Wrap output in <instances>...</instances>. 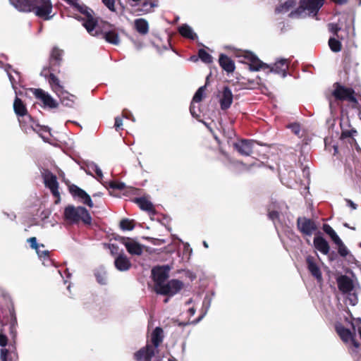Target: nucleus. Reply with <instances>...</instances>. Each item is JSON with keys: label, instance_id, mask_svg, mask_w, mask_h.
<instances>
[{"label": "nucleus", "instance_id": "obj_1", "mask_svg": "<svg viewBox=\"0 0 361 361\" xmlns=\"http://www.w3.org/2000/svg\"><path fill=\"white\" fill-rule=\"evenodd\" d=\"M18 11L24 12L34 11L36 16L49 20L52 18V4L50 0H9Z\"/></svg>", "mask_w": 361, "mask_h": 361}, {"label": "nucleus", "instance_id": "obj_2", "mask_svg": "<svg viewBox=\"0 0 361 361\" xmlns=\"http://www.w3.org/2000/svg\"><path fill=\"white\" fill-rule=\"evenodd\" d=\"M83 26L88 33L92 36L101 37L107 42L118 45L120 39L115 30H109V24L106 23H99L92 16L87 15L83 22Z\"/></svg>", "mask_w": 361, "mask_h": 361}, {"label": "nucleus", "instance_id": "obj_3", "mask_svg": "<svg viewBox=\"0 0 361 361\" xmlns=\"http://www.w3.org/2000/svg\"><path fill=\"white\" fill-rule=\"evenodd\" d=\"M235 135L233 129L227 132V144L229 147L242 156L251 155L256 142L252 140L235 138Z\"/></svg>", "mask_w": 361, "mask_h": 361}, {"label": "nucleus", "instance_id": "obj_4", "mask_svg": "<svg viewBox=\"0 0 361 361\" xmlns=\"http://www.w3.org/2000/svg\"><path fill=\"white\" fill-rule=\"evenodd\" d=\"M64 217L71 224H76L80 221L87 225L92 223L89 212L83 207L68 205L64 209Z\"/></svg>", "mask_w": 361, "mask_h": 361}, {"label": "nucleus", "instance_id": "obj_5", "mask_svg": "<svg viewBox=\"0 0 361 361\" xmlns=\"http://www.w3.org/2000/svg\"><path fill=\"white\" fill-rule=\"evenodd\" d=\"M324 0H300L299 7L293 12H291L290 16L293 14L300 15L305 11L309 12V15L313 17L316 16L319 9L324 5Z\"/></svg>", "mask_w": 361, "mask_h": 361}, {"label": "nucleus", "instance_id": "obj_6", "mask_svg": "<svg viewBox=\"0 0 361 361\" xmlns=\"http://www.w3.org/2000/svg\"><path fill=\"white\" fill-rule=\"evenodd\" d=\"M183 287V283L178 279H171L154 290L157 294L169 298L176 295Z\"/></svg>", "mask_w": 361, "mask_h": 361}, {"label": "nucleus", "instance_id": "obj_7", "mask_svg": "<svg viewBox=\"0 0 361 361\" xmlns=\"http://www.w3.org/2000/svg\"><path fill=\"white\" fill-rule=\"evenodd\" d=\"M335 89L332 95L338 100H348L352 103L357 104V99L355 97V91L353 88L345 87L338 82L334 84Z\"/></svg>", "mask_w": 361, "mask_h": 361}, {"label": "nucleus", "instance_id": "obj_8", "mask_svg": "<svg viewBox=\"0 0 361 361\" xmlns=\"http://www.w3.org/2000/svg\"><path fill=\"white\" fill-rule=\"evenodd\" d=\"M351 325L353 326V330L355 331V328L353 322H351ZM335 329L341 339L345 343H347L349 341L351 342L352 345L355 348H358L360 346L359 342L355 339V331L353 333L348 329L345 328L342 324H338L335 326Z\"/></svg>", "mask_w": 361, "mask_h": 361}, {"label": "nucleus", "instance_id": "obj_9", "mask_svg": "<svg viewBox=\"0 0 361 361\" xmlns=\"http://www.w3.org/2000/svg\"><path fill=\"white\" fill-rule=\"evenodd\" d=\"M169 266H159L152 269V275L154 282V290L166 281L169 277Z\"/></svg>", "mask_w": 361, "mask_h": 361}, {"label": "nucleus", "instance_id": "obj_10", "mask_svg": "<svg viewBox=\"0 0 361 361\" xmlns=\"http://www.w3.org/2000/svg\"><path fill=\"white\" fill-rule=\"evenodd\" d=\"M13 110L18 117H22V119H18L20 125L25 131L27 132V126L29 124V121L26 116H30L27 114L26 106L18 97H16L13 102Z\"/></svg>", "mask_w": 361, "mask_h": 361}, {"label": "nucleus", "instance_id": "obj_11", "mask_svg": "<svg viewBox=\"0 0 361 361\" xmlns=\"http://www.w3.org/2000/svg\"><path fill=\"white\" fill-rule=\"evenodd\" d=\"M297 228L304 235L311 236L317 229L315 222L306 217H298L297 219Z\"/></svg>", "mask_w": 361, "mask_h": 361}, {"label": "nucleus", "instance_id": "obj_12", "mask_svg": "<svg viewBox=\"0 0 361 361\" xmlns=\"http://www.w3.org/2000/svg\"><path fill=\"white\" fill-rule=\"evenodd\" d=\"M206 85L200 87L195 92L191 102L190 111L191 115L196 118H200V102L205 97Z\"/></svg>", "mask_w": 361, "mask_h": 361}, {"label": "nucleus", "instance_id": "obj_13", "mask_svg": "<svg viewBox=\"0 0 361 361\" xmlns=\"http://www.w3.org/2000/svg\"><path fill=\"white\" fill-rule=\"evenodd\" d=\"M42 177L46 187L51 190L54 197H59V183L56 176L49 171L44 170L42 172Z\"/></svg>", "mask_w": 361, "mask_h": 361}, {"label": "nucleus", "instance_id": "obj_14", "mask_svg": "<svg viewBox=\"0 0 361 361\" xmlns=\"http://www.w3.org/2000/svg\"><path fill=\"white\" fill-rule=\"evenodd\" d=\"M26 118L29 121V124L27 126V130L31 129L35 131L44 141L47 142L51 135V129L47 126L39 125L31 116H26Z\"/></svg>", "mask_w": 361, "mask_h": 361}, {"label": "nucleus", "instance_id": "obj_15", "mask_svg": "<svg viewBox=\"0 0 361 361\" xmlns=\"http://www.w3.org/2000/svg\"><path fill=\"white\" fill-rule=\"evenodd\" d=\"M34 94L40 100L44 108L54 109L58 106V102L47 92L42 89H35Z\"/></svg>", "mask_w": 361, "mask_h": 361}, {"label": "nucleus", "instance_id": "obj_16", "mask_svg": "<svg viewBox=\"0 0 361 361\" xmlns=\"http://www.w3.org/2000/svg\"><path fill=\"white\" fill-rule=\"evenodd\" d=\"M243 58L246 60L245 63L249 65L250 71H258L259 69H266L269 68V65L263 63L257 56L252 52H246L243 55Z\"/></svg>", "mask_w": 361, "mask_h": 361}, {"label": "nucleus", "instance_id": "obj_17", "mask_svg": "<svg viewBox=\"0 0 361 361\" xmlns=\"http://www.w3.org/2000/svg\"><path fill=\"white\" fill-rule=\"evenodd\" d=\"M121 243L126 247L129 254L140 256L143 252V246L135 240L129 238H123Z\"/></svg>", "mask_w": 361, "mask_h": 361}, {"label": "nucleus", "instance_id": "obj_18", "mask_svg": "<svg viewBox=\"0 0 361 361\" xmlns=\"http://www.w3.org/2000/svg\"><path fill=\"white\" fill-rule=\"evenodd\" d=\"M157 353L155 348H152V345L147 344L145 347L137 351L134 354V357L137 361H151Z\"/></svg>", "mask_w": 361, "mask_h": 361}, {"label": "nucleus", "instance_id": "obj_19", "mask_svg": "<svg viewBox=\"0 0 361 361\" xmlns=\"http://www.w3.org/2000/svg\"><path fill=\"white\" fill-rule=\"evenodd\" d=\"M339 290L343 293H350L354 289L353 280L346 275H341L336 279Z\"/></svg>", "mask_w": 361, "mask_h": 361}, {"label": "nucleus", "instance_id": "obj_20", "mask_svg": "<svg viewBox=\"0 0 361 361\" xmlns=\"http://www.w3.org/2000/svg\"><path fill=\"white\" fill-rule=\"evenodd\" d=\"M289 64L286 59H280L277 61L272 66H269V72L274 73L281 75L283 78L287 75V71L288 70Z\"/></svg>", "mask_w": 361, "mask_h": 361}, {"label": "nucleus", "instance_id": "obj_21", "mask_svg": "<svg viewBox=\"0 0 361 361\" xmlns=\"http://www.w3.org/2000/svg\"><path fill=\"white\" fill-rule=\"evenodd\" d=\"M116 268L120 271H126L131 267V262L123 254H119L114 260Z\"/></svg>", "mask_w": 361, "mask_h": 361}, {"label": "nucleus", "instance_id": "obj_22", "mask_svg": "<svg viewBox=\"0 0 361 361\" xmlns=\"http://www.w3.org/2000/svg\"><path fill=\"white\" fill-rule=\"evenodd\" d=\"M61 103L68 107H74L76 104V97L64 90L57 95Z\"/></svg>", "mask_w": 361, "mask_h": 361}, {"label": "nucleus", "instance_id": "obj_23", "mask_svg": "<svg viewBox=\"0 0 361 361\" xmlns=\"http://www.w3.org/2000/svg\"><path fill=\"white\" fill-rule=\"evenodd\" d=\"M315 248L324 255L329 252L330 247L328 242L322 236H316L314 238Z\"/></svg>", "mask_w": 361, "mask_h": 361}, {"label": "nucleus", "instance_id": "obj_24", "mask_svg": "<svg viewBox=\"0 0 361 361\" xmlns=\"http://www.w3.org/2000/svg\"><path fill=\"white\" fill-rule=\"evenodd\" d=\"M48 82H49V84L51 90L57 95L65 90L60 80L53 73L49 74V77L48 78Z\"/></svg>", "mask_w": 361, "mask_h": 361}, {"label": "nucleus", "instance_id": "obj_25", "mask_svg": "<svg viewBox=\"0 0 361 361\" xmlns=\"http://www.w3.org/2000/svg\"><path fill=\"white\" fill-rule=\"evenodd\" d=\"M6 71L11 83L12 87L14 90L16 94L17 95L18 92L16 90V85L20 82V73L15 70H11V67L10 66H8L6 68Z\"/></svg>", "mask_w": 361, "mask_h": 361}, {"label": "nucleus", "instance_id": "obj_26", "mask_svg": "<svg viewBox=\"0 0 361 361\" xmlns=\"http://www.w3.org/2000/svg\"><path fill=\"white\" fill-rule=\"evenodd\" d=\"M163 330L160 327H156L151 334V341L152 343V348H155L157 352V348L163 341Z\"/></svg>", "mask_w": 361, "mask_h": 361}, {"label": "nucleus", "instance_id": "obj_27", "mask_svg": "<svg viewBox=\"0 0 361 361\" xmlns=\"http://www.w3.org/2000/svg\"><path fill=\"white\" fill-rule=\"evenodd\" d=\"M306 261L307 264V269L311 274L318 280L322 279V272L317 264L314 262L313 258L308 257H307Z\"/></svg>", "mask_w": 361, "mask_h": 361}, {"label": "nucleus", "instance_id": "obj_28", "mask_svg": "<svg viewBox=\"0 0 361 361\" xmlns=\"http://www.w3.org/2000/svg\"><path fill=\"white\" fill-rule=\"evenodd\" d=\"M349 121H346L345 122L341 121L340 123V126L341 128V139L344 140L348 137H351L357 133V130L355 128L348 129L346 127H348Z\"/></svg>", "mask_w": 361, "mask_h": 361}, {"label": "nucleus", "instance_id": "obj_29", "mask_svg": "<svg viewBox=\"0 0 361 361\" xmlns=\"http://www.w3.org/2000/svg\"><path fill=\"white\" fill-rule=\"evenodd\" d=\"M27 242L30 243V247L32 249H35L36 250V252H37V254L38 255V256L39 257L45 258V257H48V254H49V251L48 250H44L42 254H41L40 248H44V245L38 244L37 243V238L35 237L30 238L27 240Z\"/></svg>", "mask_w": 361, "mask_h": 361}, {"label": "nucleus", "instance_id": "obj_30", "mask_svg": "<svg viewBox=\"0 0 361 361\" xmlns=\"http://www.w3.org/2000/svg\"><path fill=\"white\" fill-rule=\"evenodd\" d=\"M135 30L141 35H146L149 32L148 22L144 18H138L134 22Z\"/></svg>", "mask_w": 361, "mask_h": 361}, {"label": "nucleus", "instance_id": "obj_31", "mask_svg": "<svg viewBox=\"0 0 361 361\" xmlns=\"http://www.w3.org/2000/svg\"><path fill=\"white\" fill-rule=\"evenodd\" d=\"M179 33L184 37L195 39L197 37L192 28L187 24H183L178 27Z\"/></svg>", "mask_w": 361, "mask_h": 361}, {"label": "nucleus", "instance_id": "obj_32", "mask_svg": "<svg viewBox=\"0 0 361 361\" xmlns=\"http://www.w3.org/2000/svg\"><path fill=\"white\" fill-rule=\"evenodd\" d=\"M135 202L137 204L139 207L144 211H147L149 213H154V209L152 203L147 200L145 197H140L135 200Z\"/></svg>", "mask_w": 361, "mask_h": 361}, {"label": "nucleus", "instance_id": "obj_33", "mask_svg": "<svg viewBox=\"0 0 361 361\" xmlns=\"http://www.w3.org/2000/svg\"><path fill=\"white\" fill-rule=\"evenodd\" d=\"M86 173L90 175H92L93 173H95L98 176L99 180H102L103 178V173L99 166L93 161H88L86 164Z\"/></svg>", "mask_w": 361, "mask_h": 361}, {"label": "nucleus", "instance_id": "obj_34", "mask_svg": "<svg viewBox=\"0 0 361 361\" xmlns=\"http://www.w3.org/2000/svg\"><path fill=\"white\" fill-rule=\"evenodd\" d=\"M158 6L157 0H145L139 11L142 14H146L153 11Z\"/></svg>", "mask_w": 361, "mask_h": 361}, {"label": "nucleus", "instance_id": "obj_35", "mask_svg": "<svg viewBox=\"0 0 361 361\" xmlns=\"http://www.w3.org/2000/svg\"><path fill=\"white\" fill-rule=\"evenodd\" d=\"M1 361H16L17 355L15 351L1 348L0 352Z\"/></svg>", "mask_w": 361, "mask_h": 361}, {"label": "nucleus", "instance_id": "obj_36", "mask_svg": "<svg viewBox=\"0 0 361 361\" xmlns=\"http://www.w3.org/2000/svg\"><path fill=\"white\" fill-rule=\"evenodd\" d=\"M343 68L346 74H349L352 69L351 64H354L353 71H356V67L357 66L358 63L353 61V59L352 56L350 54H347L345 56L343 59Z\"/></svg>", "mask_w": 361, "mask_h": 361}, {"label": "nucleus", "instance_id": "obj_37", "mask_svg": "<svg viewBox=\"0 0 361 361\" xmlns=\"http://www.w3.org/2000/svg\"><path fill=\"white\" fill-rule=\"evenodd\" d=\"M63 54V51L58 49L54 48L51 53L50 63L51 65H59V63L61 60V56Z\"/></svg>", "mask_w": 361, "mask_h": 361}, {"label": "nucleus", "instance_id": "obj_38", "mask_svg": "<svg viewBox=\"0 0 361 361\" xmlns=\"http://www.w3.org/2000/svg\"><path fill=\"white\" fill-rule=\"evenodd\" d=\"M322 229L324 233H326L331 238V240L334 243L338 242V240L341 239L330 225L327 224H323Z\"/></svg>", "mask_w": 361, "mask_h": 361}, {"label": "nucleus", "instance_id": "obj_39", "mask_svg": "<svg viewBox=\"0 0 361 361\" xmlns=\"http://www.w3.org/2000/svg\"><path fill=\"white\" fill-rule=\"evenodd\" d=\"M295 2L293 0H288L285 3L281 4L276 8V13H283L288 11L291 8L294 7Z\"/></svg>", "mask_w": 361, "mask_h": 361}, {"label": "nucleus", "instance_id": "obj_40", "mask_svg": "<svg viewBox=\"0 0 361 361\" xmlns=\"http://www.w3.org/2000/svg\"><path fill=\"white\" fill-rule=\"evenodd\" d=\"M95 276L97 279V281L99 283L102 285H105L107 283V276L106 272L104 270V269L101 268L96 271L95 272Z\"/></svg>", "mask_w": 361, "mask_h": 361}, {"label": "nucleus", "instance_id": "obj_41", "mask_svg": "<svg viewBox=\"0 0 361 361\" xmlns=\"http://www.w3.org/2000/svg\"><path fill=\"white\" fill-rule=\"evenodd\" d=\"M329 46L331 50L334 52H338L342 49V44L341 42L334 37H331L329 39Z\"/></svg>", "mask_w": 361, "mask_h": 361}, {"label": "nucleus", "instance_id": "obj_42", "mask_svg": "<svg viewBox=\"0 0 361 361\" xmlns=\"http://www.w3.org/2000/svg\"><path fill=\"white\" fill-rule=\"evenodd\" d=\"M198 57L202 62L205 63H210L212 62V56L204 49H200L199 50Z\"/></svg>", "mask_w": 361, "mask_h": 361}, {"label": "nucleus", "instance_id": "obj_43", "mask_svg": "<svg viewBox=\"0 0 361 361\" xmlns=\"http://www.w3.org/2000/svg\"><path fill=\"white\" fill-rule=\"evenodd\" d=\"M275 207H276L274 205H269L267 208L268 217L270 220H271L274 222L276 220H279L280 216L279 211L274 209H275Z\"/></svg>", "mask_w": 361, "mask_h": 361}, {"label": "nucleus", "instance_id": "obj_44", "mask_svg": "<svg viewBox=\"0 0 361 361\" xmlns=\"http://www.w3.org/2000/svg\"><path fill=\"white\" fill-rule=\"evenodd\" d=\"M335 244L338 246V252L341 257H345L348 255L349 251L341 239L338 242L335 243Z\"/></svg>", "mask_w": 361, "mask_h": 361}, {"label": "nucleus", "instance_id": "obj_45", "mask_svg": "<svg viewBox=\"0 0 361 361\" xmlns=\"http://www.w3.org/2000/svg\"><path fill=\"white\" fill-rule=\"evenodd\" d=\"M134 223L129 219H123L120 222V227L123 231H132L134 228Z\"/></svg>", "mask_w": 361, "mask_h": 361}, {"label": "nucleus", "instance_id": "obj_46", "mask_svg": "<svg viewBox=\"0 0 361 361\" xmlns=\"http://www.w3.org/2000/svg\"><path fill=\"white\" fill-rule=\"evenodd\" d=\"M71 192L73 196L78 197L80 199H81L83 196H85V193H87L85 190H82L76 185H73L71 188Z\"/></svg>", "mask_w": 361, "mask_h": 361}, {"label": "nucleus", "instance_id": "obj_47", "mask_svg": "<svg viewBox=\"0 0 361 361\" xmlns=\"http://www.w3.org/2000/svg\"><path fill=\"white\" fill-rule=\"evenodd\" d=\"M217 97H219L221 109L224 110L226 109V86L221 87V90Z\"/></svg>", "mask_w": 361, "mask_h": 361}, {"label": "nucleus", "instance_id": "obj_48", "mask_svg": "<svg viewBox=\"0 0 361 361\" xmlns=\"http://www.w3.org/2000/svg\"><path fill=\"white\" fill-rule=\"evenodd\" d=\"M102 2L111 11H116L115 0H102Z\"/></svg>", "mask_w": 361, "mask_h": 361}, {"label": "nucleus", "instance_id": "obj_49", "mask_svg": "<svg viewBox=\"0 0 361 361\" xmlns=\"http://www.w3.org/2000/svg\"><path fill=\"white\" fill-rule=\"evenodd\" d=\"M80 200L82 201V202L86 205H87L88 207H93L94 204H93V202L91 200V197L90 196L87 194V193H85V196H83Z\"/></svg>", "mask_w": 361, "mask_h": 361}, {"label": "nucleus", "instance_id": "obj_50", "mask_svg": "<svg viewBox=\"0 0 361 361\" xmlns=\"http://www.w3.org/2000/svg\"><path fill=\"white\" fill-rule=\"evenodd\" d=\"M288 128L291 130V131L296 135H298L300 133V126L297 123H291L288 126Z\"/></svg>", "mask_w": 361, "mask_h": 361}, {"label": "nucleus", "instance_id": "obj_51", "mask_svg": "<svg viewBox=\"0 0 361 361\" xmlns=\"http://www.w3.org/2000/svg\"><path fill=\"white\" fill-rule=\"evenodd\" d=\"M109 188H112V189H118V190H123L125 188V183H116L114 182H109Z\"/></svg>", "mask_w": 361, "mask_h": 361}, {"label": "nucleus", "instance_id": "obj_52", "mask_svg": "<svg viewBox=\"0 0 361 361\" xmlns=\"http://www.w3.org/2000/svg\"><path fill=\"white\" fill-rule=\"evenodd\" d=\"M234 70H235L234 62L231 59L227 57V73L228 74L230 73H232V72H233Z\"/></svg>", "mask_w": 361, "mask_h": 361}, {"label": "nucleus", "instance_id": "obj_53", "mask_svg": "<svg viewBox=\"0 0 361 361\" xmlns=\"http://www.w3.org/2000/svg\"><path fill=\"white\" fill-rule=\"evenodd\" d=\"M348 294V300L350 301V304L353 306L355 305L358 302V298L357 295L355 293L351 294L350 293Z\"/></svg>", "mask_w": 361, "mask_h": 361}, {"label": "nucleus", "instance_id": "obj_54", "mask_svg": "<svg viewBox=\"0 0 361 361\" xmlns=\"http://www.w3.org/2000/svg\"><path fill=\"white\" fill-rule=\"evenodd\" d=\"M233 102V94L231 91L227 87V109L229 108Z\"/></svg>", "mask_w": 361, "mask_h": 361}, {"label": "nucleus", "instance_id": "obj_55", "mask_svg": "<svg viewBox=\"0 0 361 361\" xmlns=\"http://www.w3.org/2000/svg\"><path fill=\"white\" fill-rule=\"evenodd\" d=\"M219 64L223 70H226V54H221L220 55Z\"/></svg>", "mask_w": 361, "mask_h": 361}, {"label": "nucleus", "instance_id": "obj_56", "mask_svg": "<svg viewBox=\"0 0 361 361\" xmlns=\"http://www.w3.org/2000/svg\"><path fill=\"white\" fill-rule=\"evenodd\" d=\"M330 31L332 32L334 35H337L338 31L341 30V28L338 27L337 24H330Z\"/></svg>", "mask_w": 361, "mask_h": 361}, {"label": "nucleus", "instance_id": "obj_57", "mask_svg": "<svg viewBox=\"0 0 361 361\" xmlns=\"http://www.w3.org/2000/svg\"><path fill=\"white\" fill-rule=\"evenodd\" d=\"M122 126H123V121H122V119L121 118H119V117H116L115 118V124H114L116 130H118Z\"/></svg>", "mask_w": 361, "mask_h": 361}, {"label": "nucleus", "instance_id": "obj_58", "mask_svg": "<svg viewBox=\"0 0 361 361\" xmlns=\"http://www.w3.org/2000/svg\"><path fill=\"white\" fill-rule=\"evenodd\" d=\"M7 344V338L6 336L0 334V345L4 348Z\"/></svg>", "mask_w": 361, "mask_h": 361}, {"label": "nucleus", "instance_id": "obj_59", "mask_svg": "<svg viewBox=\"0 0 361 361\" xmlns=\"http://www.w3.org/2000/svg\"><path fill=\"white\" fill-rule=\"evenodd\" d=\"M214 137L217 144L219 145V151H220V152L221 153L222 155H224V151L223 147L221 146V141H220V140L219 139V137H217V135L216 134H214Z\"/></svg>", "mask_w": 361, "mask_h": 361}, {"label": "nucleus", "instance_id": "obj_60", "mask_svg": "<svg viewBox=\"0 0 361 361\" xmlns=\"http://www.w3.org/2000/svg\"><path fill=\"white\" fill-rule=\"evenodd\" d=\"M345 201L347 202V205L353 209H357V205L355 203H354L352 200L346 199Z\"/></svg>", "mask_w": 361, "mask_h": 361}, {"label": "nucleus", "instance_id": "obj_61", "mask_svg": "<svg viewBox=\"0 0 361 361\" xmlns=\"http://www.w3.org/2000/svg\"><path fill=\"white\" fill-rule=\"evenodd\" d=\"M123 116L126 118H130L132 117L133 121H135V118H133L132 114L128 111H123Z\"/></svg>", "mask_w": 361, "mask_h": 361}, {"label": "nucleus", "instance_id": "obj_62", "mask_svg": "<svg viewBox=\"0 0 361 361\" xmlns=\"http://www.w3.org/2000/svg\"><path fill=\"white\" fill-rule=\"evenodd\" d=\"M331 1L336 4L343 5V4H347L348 0H331Z\"/></svg>", "mask_w": 361, "mask_h": 361}, {"label": "nucleus", "instance_id": "obj_63", "mask_svg": "<svg viewBox=\"0 0 361 361\" xmlns=\"http://www.w3.org/2000/svg\"><path fill=\"white\" fill-rule=\"evenodd\" d=\"M188 313L190 316H193L195 313V310L194 307H190L188 309Z\"/></svg>", "mask_w": 361, "mask_h": 361}, {"label": "nucleus", "instance_id": "obj_64", "mask_svg": "<svg viewBox=\"0 0 361 361\" xmlns=\"http://www.w3.org/2000/svg\"><path fill=\"white\" fill-rule=\"evenodd\" d=\"M205 314H206V312H204V314H202L201 316H200V317H198V319H196L195 322H193V323H194V324H197V323H198L200 321H201V320L202 319V318L204 317Z\"/></svg>", "mask_w": 361, "mask_h": 361}]
</instances>
